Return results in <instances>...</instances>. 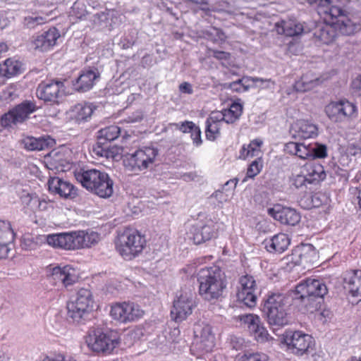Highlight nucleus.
Listing matches in <instances>:
<instances>
[{"label":"nucleus","mask_w":361,"mask_h":361,"mask_svg":"<svg viewBox=\"0 0 361 361\" xmlns=\"http://www.w3.org/2000/svg\"><path fill=\"white\" fill-rule=\"evenodd\" d=\"M328 290L322 281L307 279L295 287L293 300L300 302L307 312L312 313L320 309Z\"/></svg>","instance_id":"nucleus-1"},{"label":"nucleus","mask_w":361,"mask_h":361,"mask_svg":"<svg viewBox=\"0 0 361 361\" xmlns=\"http://www.w3.org/2000/svg\"><path fill=\"white\" fill-rule=\"evenodd\" d=\"M357 11L352 6L347 7L346 15L343 17L334 18L337 20L332 24H318L314 28L313 36L315 42L324 44L332 43L338 34L350 35L356 30V25L352 22L350 18Z\"/></svg>","instance_id":"nucleus-2"},{"label":"nucleus","mask_w":361,"mask_h":361,"mask_svg":"<svg viewBox=\"0 0 361 361\" xmlns=\"http://www.w3.org/2000/svg\"><path fill=\"white\" fill-rule=\"evenodd\" d=\"M75 177L85 188L99 197L108 198L114 193V181L104 171L81 169L75 172Z\"/></svg>","instance_id":"nucleus-3"},{"label":"nucleus","mask_w":361,"mask_h":361,"mask_svg":"<svg viewBox=\"0 0 361 361\" xmlns=\"http://www.w3.org/2000/svg\"><path fill=\"white\" fill-rule=\"evenodd\" d=\"M291 298L283 293H272L264 300L262 311L271 326L283 327L288 324V310Z\"/></svg>","instance_id":"nucleus-4"},{"label":"nucleus","mask_w":361,"mask_h":361,"mask_svg":"<svg viewBox=\"0 0 361 361\" xmlns=\"http://www.w3.org/2000/svg\"><path fill=\"white\" fill-rule=\"evenodd\" d=\"M197 280L199 293L208 301L219 299L226 288L222 271L216 267L202 269Z\"/></svg>","instance_id":"nucleus-5"},{"label":"nucleus","mask_w":361,"mask_h":361,"mask_svg":"<svg viewBox=\"0 0 361 361\" xmlns=\"http://www.w3.org/2000/svg\"><path fill=\"white\" fill-rule=\"evenodd\" d=\"M146 240L140 233L133 228H126L118 235L116 247L119 254L125 259H132L140 254Z\"/></svg>","instance_id":"nucleus-6"},{"label":"nucleus","mask_w":361,"mask_h":361,"mask_svg":"<svg viewBox=\"0 0 361 361\" xmlns=\"http://www.w3.org/2000/svg\"><path fill=\"white\" fill-rule=\"evenodd\" d=\"M86 342L93 352L102 355L111 353L120 343L116 332L104 331L99 327L89 330Z\"/></svg>","instance_id":"nucleus-7"},{"label":"nucleus","mask_w":361,"mask_h":361,"mask_svg":"<svg viewBox=\"0 0 361 361\" xmlns=\"http://www.w3.org/2000/svg\"><path fill=\"white\" fill-rule=\"evenodd\" d=\"M282 343L291 353L298 356L307 354L314 346V340L301 331L286 330L282 335Z\"/></svg>","instance_id":"nucleus-8"},{"label":"nucleus","mask_w":361,"mask_h":361,"mask_svg":"<svg viewBox=\"0 0 361 361\" xmlns=\"http://www.w3.org/2000/svg\"><path fill=\"white\" fill-rule=\"evenodd\" d=\"M157 155V150L153 147H145L135 151L133 153L124 156L123 164L126 169L131 172L137 173L149 169Z\"/></svg>","instance_id":"nucleus-9"},{"label":"nucleus","mask_w":361,"mask_h":361,"mask_svg":"<svg viewBox=\"0 0 361 361\" xmlns=\"http://www.w3.org/2000/svg\"><path fill=\"white\" fill-rule=\"evenodd\" d=\"M37 109L35 102L30 100H25L15 106L2 115L0 120V132L2 131V128H11L24 123Z\"/></svg>","instance_id":"nucleus-10"},{"label":"nucleus","mask_w":361,"mask_h":361,"mask_svg":"<svg viewBox=\"0 0 361 361\" xmlns=\"http://www.w3.org/2000/svg\"><path fill=\"white\" fill-rule=\"evenodd\" d=\"M66 87L63 81L49 80L42 81L37 86L36 94L39 99L51 105L59 104L66 95Z\"/></svg>","instance_id":"nucleus-11"},{"label":"nucleus","mask_w":361,"mask_h":361,"mask_svg":"<svg viewBox=\"0 0 361 361\" xmlns=\"http://www.w3.org/2000/svg\"><path fill=\"white\" fill-rule=\"evenodd\" d=\"M328 118L334 123H342L357 115V107L347 99L331 102L325 107Z\"/></svg>","instance_id":"nucleus-12"},{"label":"nucleus","mask_w":361,"mask_h":361,"mask_svg":"<svg viewBox=\"0 0 361 361\" xmlns=\"http://www.w3.org/2000/svg\"><path fill=\"white\" fill-rule=\"evenodd\" d=\"M194 333L195 340L190 348L192 353L198 356L200 354L211 352L215 345L211 326L197 324L195 326Z\"/></svg>","instance_id":"nucleus-13"},{"label":"nucleus","mask_w":361,"mask_h":361,"mask_svg":"<svg viewBox=\"0 0 361 361\" xmlns=\"http://www.w3.org/2000/svg\"><path fill=\"white\" fill-rule=\"evenodd\" d=\"M110 314L115 320L127 323L140 319L144 314V311L137 304L124 302L112 305Z\"/></svg>","instance_id":"nucleus-14"},{"label":"nucleus","mask_w":361,"mask_h":361,"mask_svg":"<svg viewBox=\"0 0 361 361\" xmlns=\"http://www.w3.org/2000/svg\"><path fill=\"white\" fill-rule=\"evenodd\" d=\"M48 279L55 286L68 288L78 281L76 270L71 266H56L48 269Z\"/></svg>","instance_id":"nucleus-15"},{"label":"nucleus","mask_w":361,"mask_h":361,"mask_svg":"<svg viewBox=\"0 0 361 361\" xmlns=\"http://www.w3.org/2000/svg\"><path fill=\"white\" fill-rule=\"evenodd\" d=\"M310 5H317V13L324 18L330 17L331 19L337 17H343L347 12L348 5H343L341 0H307Z\"/></svg>","instance_id":"nucleus-16"},{"label":"nucleus","mask_w":361,"mask_h":361,"mask_svg":"<svg viewBox=\"0 0 361 361\" xmlns=\"http://www.w3.org/2000/svg\"><path fill=\"white\" fill-rule=\"evenodd\" d=\"M240 287L237 293L238 300L251 308L257 304V285L252 276L246 274L239 279Z\"/></svg>","instance_id":"nucleus-17"},{"label":"nucleus","mask_w":361,"mask_h":361,"mask_svg":"<svg viewBox=\"0 0 361 361\" xmlns=\"http://www.w3.org/2000/svg\"><path fill=\"white\" fill-rule=\"evenodd\" d=\"M190 233L194 243L200 245L215 238L217 235V228L216 224L209 219L205 222H197L192 225Z\"/></svg>","instance_id":"nucleus-18"},{"label":"nucleus","mask_w":361,"mask_h":361,"mask_svg":"<svg viewBox=\"0 0 361 361\" xmlns=\"http://www.w3.org/2000/svg\"><path fill=\"white\" fill-rule=\"evenodd\" d=\"M239 319L250 333L259 342H265L269 339V334L261 322L260 318L253 314H245L239 316Z\"/></svg>","instance_id":"nucleus-19"},{"label":"nucleus","mask_w":361,"mask_h":361,"mask_svg":"<svg viewBox=\"0 0 361 361\" xmlns=\"http://www.w3.org/2000/svg\"><path fill=\"white\" fill-rule=\"evenodd\" d=\"M195 307V302L192 300V295L181 294L173 302V306L171 310V315L176 322H181L192 314V309Z\"/></svg>","instance_id":"nucleus-20"},{"label":"nucleus","mask_w":361,"mask_h":361,"mask_svg":"<svg viewBox=\"0 0 361 361\" xmlns=\"http://www.w3.org/2000/svg\"><path fill=\"white\" fill-rule=\"evenodd\" d=\"M268 214L275 220L289 226H295L300 222L301 218L300 214L295 209L282 207L280 204L269 208Z\"/></svg>","instance_id":"nucleus-21"},{"label":"nucleus","mask_w":361,"mask_h":361,"mask_svg":"<svg viewBox=\"0 0 361 361\" xmlns=\"http://www.w3.org/2000/svg\"><path fill=\"white\" fill-rule=\"evenodd\" d=\"M47 185L50 192L61 197L72 200L78 195V190L72 183L59 177H51Z\"/></svg>","instance_id":"nucleus-22"},{"label":"nucleus","mask_w":361,"mask_h":361,"mask_svg":"<svg viewBox=\"0 0 361 361\" xmlns=\"http://www.w3.org/2000/svg\"><path fill=\"white\" fill-rule=\"evenodd\" d=\"M78 242V231L71 233H61L47 236V243L53 247L65 250L79 249Z\"/></svg>","instance_id":"nucleus-23"},{"label":"nucleus","mask_w":361,"mask_h":361,"mask_svg":"<svg viewBox=\"0 0 361 361\" xmlns=\"http://www.w3.org/2000/svg\"><path fill=\"white\" fill-rule=\"evenodd\" d=\"M290 133L295 139L314 138L318 135V128L308 120L300 119L292 124Z\"/></svg>","instance_id":"nucleus-24"},{"label":"nucleus","mask_w":361,"mask_h":361,"mask_svg":"<svg viewBox=\"0 0 361 361\" xmlns=\"http://www.w3.org/2000/svg\"><path fill=\"white\" fill-rule=\"evenodd\" d=\"M60 33L56 27H51L48 30L32 37V44L35 49L46 51L52 48L60 37Z\"/></svg>","instance_id":"nucleus-25"},{"label":"nucleus","mask_w":361,"mask_h":361,"mask_svg":"<svg viewBox=\"0 0 361 361\" xmlns=\"http://www.w3.org/2000/svg\"><path fill=\"white\" fill-rule=\"evenodd\" d=\"M292 257L295 264H310L317 261L318 255L312 245L303 244L293 250Z\"/></svg>","instance_id":"nucleus-26"},{"label":"nucleus","mask_w":361,"mask_h":361,"mask_svg":"<svg viewBox=\"0 0 361 361\" xmlns=\"http://www.w3.org/2000/svg\"><path fill=\"white\" fill-rule=\"evenodd\" d=\"M343 286L355 298L361 300V270H351L345 274Z\"/></svg>","instance_id":"nucleus-27"},{"label":"nucleus","mask_w":361,"mask_h":361,"mask_svg":"<svg viewBox=\"0 0 361 361\" xmlns=\"http://www.w3.org/2000/svg\"><path fill=\"white\" fill-rule=\"evenodd\" d=\"M99 78V73L97 68L85 70L73 83V88L78 92H87L92 88Z\"/></svg>","instance_id":"nucleus-28"},{"label":"nucleus","mask_w":361,"mask_h":361,"mask_svg":"<svg viewBox=\"0 0 361 361\" xmlns=\"http://www.w3.org/2000/svg\"><path fill=\"white\" fill-rule=\"evenodd\" d=\"M20 143L23 148L28 151H41L53 147L55 145V140L49 135L38 138L27 136L20 140Z\"/></svg>","instance_id":"nucleus-29"},{"label":"nucleus","mask_w":361,"mask_h":361,"mask_svg":"<svg viewBox=\"0 0 361 361\" xmlns=\"http://www.w3.org/2000/svg\"><path fill=\"white\" fill-rule=\"evenodd\" d=\"M14 235L10 223L0 221V259L8 257L10 251L8 245L13 240Z\"/></svg>","instance_id":"nucleus-30"},{"label":"nucleus","mask_w":361,"mask_h":361,"mask_svg":"<svg viewBox=\"0 0 361 361\" xmlns=\"http://www.w3.org/2000/svg\"><path fill=\"white\" fill-rule=\"evenodd\" d=\"M290 239L286 233H280L270 239L264 241L267 250L269 252L282 253L286 250L290 245Z\"/></svg>","instance_id":"nucleus-31"},{"label":"nucleus","mask_w":361,"mask_h":361,"mask_svg":"<svg viewBox=\"0 0 361 361\" xmlns=\"http://www.w3.org/2000/svg\"><path fill=\"white\" fill-rule=\"evenodd\" d=\"M25 71L24 64L14 58H8L0 63V75L7 78L19 75Z\"/></svg>","instance_id":"nucleus-32"},{"label":"nucleus","mask_w":361,"mask_h":361,"mask_svg":"<svg viewBox=\"0 0 361 361\" xmlns=\"http://www.w3.org/2000/svg\"><path fill=\"white\" fill-rule=\"evenodd\" d=\"M68 317L73 322L82 324L87 319L92 310L84 306H80L75 300H71L67 304Z\"/></svg>","instance_id":"nucleus-33"},{"label":"nucleus","mask_w":361,"mask_h":361,"mask_svg":"<svg viewBox=\"0 0 361 361\" xmlns=\"http://www.w3.org/2000/svg\"><path fill=\"white\" fill-rule=\"evenodd\" d=\"M93 111L90 104L79 103L71 107L70 114L71 118L80 123L87 121L91 117Z\"/></svg>","instance_id":"nucleus-34"},{"label":"nucleus","mask_w":361,"mask_h":361,"mask_svg":"<svg viewBox=\"0 0 361 361\" xmlns=\"http://www.w3.org/2000/svg\"><path fill=\"white\" fill-rule=\"evenodd\" d=\"M276 29L279 34H283L288 37L298 36L304 31L302 24L294 20H283L281 24H276Z\"/></svg>","instance_id":"nucleus-35"},{"label":"nucleus","mask_w":361,"mask_h":361,"mask_svg":"<svg viewBox=\"0 0 361 361\" xmlns=\"http://www.w3.org/2000/svg\"><path fill=\"white\" fill-rule=\"evenodd\" d=\"M319 78L315 76L312 73L308 72L304 74L301 78L298 80L294 85L297 92L309 91L321 83Z\"/></svg>","instance_id":"nucleus-36"},{"label":"nucleus","mask_w":361,"mask_h":361,"mask_svg":"<svg viewBox=\"0 0 361 361\" xmlns=\"http://www.w3.org/2000/svg\"><path fill=\"white\" fill-rule=\"evenodd\" d=\"M120 127L117 126H109L104 128L100 129L97 132V139H99V145L109 144L116 140L121 134Z\"/></svg>","instance_id":"nucleus-37"},{"label":"nucleus","mask_w":361,"mask_h":361,"mask_svg":"<svg viewBox=\"0 0 361 361\" xmlns=\"http://www.w3.org/2000/svg\"><path fill=\"white\" fill-rule=\"evenodd\" d=\"M250 82H260L264 83L269 82V80L257 77H244L236 81L230 82L228 85V87L230 88L233 92H244L250 89Z\"/></svg>","instance_id":"nucleus-38"},{"label":"nucleus","mask_w":361,"mask_h":361,"mask_svg":"<svg viewBox=\"0 0 361 361\" xmlns=\"http://www.w3.org/2000/svg\"><path fill=\"white\" fill-rule=\"evenodd\" d=\"M99 240V235L94 231H78V242L79 249L89 247L95 245Z\"/></svg>","instance_id":"nucleus-39"},{"label":"nucleus","mask_w":361,"mask_h":361,"mask_svg":"<svg viewBox=\"0 0 361 361\" xmlns=\"http://www.w3.org/2000/svg\"><path fill=\"white\" fill-rule=\"evenodd\" d=\"M263 142L260 139H255L252 140L250 144L245 147L243 145L240 150V157L246 159L247 157H259V155L261 153V146Z\"/></svg>","instance_id":"nucleus-40"},{"label":"nucleus","mask_w":361,"mask_h":361,"mask_svg":"<svg viewBox=\"0 0 361 361\" xmlns=\"http://www.w3.org/2000/svg\"><path fill=\"white\" fill-rule=\"evenodd\" d=\"M78 302L80 306H84L86 308L92 310L94 300L92 298V294L89 289L80 288L73 300Z\"/></svg>","instance_id":"nucleus-41"},{"label":"nucleus","mask_w":361,"mask_h":361,"mask_svg":"<svg viewBox=\"0 0 361 361\" xmlns=\"http://www.w3.org/2000/svg\"><path fill=\"white\" fill-rule=\"evenodd\" d=\"M226 123H233L242 114L243 106L237 102H233L229 109L223 110Z\"/></svg>","instance_id":"nucleus-42"},{"label":"nucleus","mask_w":361,"mask_h":361,"mask_svg":"<svg viewBox=\"0 0 361 361\" xmlns=\"http://www.w3.org/2000/svg\"><path fill=\"white\" fill-rule=\"evenodd\" d=\"M306 176L309 184H315L325 179L326 173L322 165H316L309 169Z\"/></svg>","instance_id":"nucleus-43"},{"label":"nucleus","mask_w":361,"mask_h":361,"mask_svg":"<svg viewBox=\"0 0 361 361\" xmlns=\"http://www.w3.org/2000/svg\"><path fill=\"white\" fill-rule=\"evenodd\" d=\"M310 154V160L324 159L327 157L326 146L318 142L311 143Z\"/></svg>","instance_id":"nucleus-44"},{"label":"nucleus","mask_w":361,"mask_h":361,"mask_svg":"<svg viewBox=\"0 0 361 361\" xmlns=\"http://www.w3.org/2000/svg\"><path fill=\"white\" fill-rule=\"evenodd\" d=\"M63 155L58 152H52L50 154L51 160L49 164L52 169H55L58 171H64L66 166V160L62 158Z\"/></svg>","instance_id":"nucleus-45"},{"label":"nucleus","mask_w":361,"mask_h":361,"mask_svg":"<svg viewBox=\"0 0 361 361\" xmlns=\"http://www.w3.org/2000/svg\"><path fill=\"white\" fill-rule=\"evenodd\" d=\"M93 152L102 157H114V152L110 148V145L108 144L99 145V139H97L96 145L93 147Z\"/></svg>","instance_id":"nucleus-46"},{"label":"nucleus","mask_w":361,"mask_h":361,"mask_svg":"<svg viewBox=\"0 0 361 361\" xmlns=\"http://www.w3.org/2000/svg\"><path fill=\"white\" fill-rule=\"evenodd\" d=\"M205 134L207 140H215L220 135V124L206 122Z\"/></svg>","instance_id":"nucleus-47"},{"label":"nucleus","mask_w":361,"mask_h":361,"mask_svg":"<svg viewBox=\"0 0 361 361\" xmlns=\"http://www.w3.org/2000/svg\"><path fill=\"white\" fill-rule=\"evenodd\" d=\"M262 169V160L261 157H257L255 160L252 161L249 165L246 178H253L259 174Z\"/></svg>","instance_id":"nucleus-48"},{"label":"nucleus","mask_w":361,"mask_h":361,"mask_svg":"<svg viewBox=\"0 0 361 361\" xmlns=\"http://www.w3.org/2000/svg\"><path fill=\"white\" fill-rule=\"evenodd\" d=\"M268 356L264 353H246L239 359V361H267Z\"/></svg>","instance_id":"nucleus-49"},{"label":"nucleus","mask_w":361,"mask_h":361,"mask_svg":"<svg viewBox=\"0 0 361 361\" xmlns=\"http://www.w3.org/2000/svg\"><path fill=\"white\" fill-rule=\"evenodd\" d=\"M47 19L39 16H32L25 18V25L30 29H34L37 25H42Z\"/></svg>","instance_id":"nucleus-50"},{"label":"nucleus","mask_w":361,"mask_h":361,"mask_svg":"<svg viewBox=\"0 0 361 361\" xmlns=\"http://www.w3.org/2000/svg\"><path fill=\"white\" fill-rule=\"evenodd\" d=\"M71 13L77 18H82L86 14L85 6L82 2L75 1L71 7Z\"/></svg>","instance_id":"nucleus-51"},{"label":"nucleus","mask_w":361,"mask_h":361,"mask_svg":"<svg viewBox=\"0 0 361 361\" xmlns=\"http://www.w3.org/2000/svg\"><path fill=\"white\" fill-rule=\"evenodd\" d=\"M20 197L23 204L28 207H33L39 202L37 196H34L25 190L23 191V194L20 196Z\"/></svg>","instance_id":"nucleus-52"},{"label":"nucleus","mask_w":361,"mask_h":361,"mask_svg":"<svg viewBox=\"0 0 361 361\" xmlns=\"http://www.w3.org/2000/svg\"><path fill=\"white\" fill-rule=\"evenodd\" d=\"M308 183V178L306 176L301 174L293 175L290 178V185L294 186L295 188H300Z\"/></svg>","instance_id":"nucleus-53"},{"label":"nucleus","mask_w":361,"mask_h":361,"mask_svg":"<svg viewBox=\"0 0 361 361\" xmlns=\"http://www.w3.org/2000/svg\"><path fill=\"white\" fill-rule=\"evenodd\" d=\"M109 19V12L102 11L93 16V22L98 26H106V23Z\"/></svg>","instance_id":"nucleus-54"},{"label":"nucleus","mask_w":361,"mask_h":361,"mask_svg":"<svg viewBox=\"0 0 361 361\" xmlns=\"http://www.w3.org/2000/svg\"><path fill=\"white\" fill-rule=\"evenodd\" d=\"M298 146L295 156L301 159H310V144L299 143Z\"/></svg>","instance_id":"nucleus-55"},{"label":"nucleus","mask_w":361,"mask_h":361,"mask_svg":"<svg viewBox=\"0 0 361 361\" xmlns=\"http://www.w3.org/2000/svg\"><path fill=\"white\" fill-rule=\"evenodd\" d=\"M176 129L181 131L183 133H190L194 128L197 126L192 121H185L179 123L175 124Z\"/></svg>","instance_id":"nucleus-56"},{"label":"nucleus","mask_w":361,"mask_h":361,"mask_svg":"<svg viewBox=\"0 0 361 361\" xmlns=\"http://www.w3.org/2000/svg\"><path fill=\"white\" fill-rule=\"evenodd\" d=\"M201 133V130L198 126L194 128L190 133L192 143L195 147H200L202 144Z\"/></svg>","instance_id":"nucleus-57"},{"label":"nucleus","mask_w":361,"mask_h":361,"mask_svg":"<svg viewBox=\"0 0 361 361\" xmlns=\"http://www.w3.org/2000/svg\"><path fill=\"white\" fill-rule=\"evenodd\" d=\"M207 33L212 37V39L214 42L224 41L226 38L223 31L216 27H212L210 30L207 31Z\"/></svg>","instance_id":"nucleus-58"},{"label":"nucleus","mask_w":361,"mask_h":361,"mask_svg":"<svg viewBox=\"0 0 361 361\" xmlns=\"http://www.w3.org/2000/svg\"><path fill=\"white\" fill-rule=\"evenodd\" d=\"M143 115L142 111H136L122 120V123H134L142 121Z\"/></svg>","instance_id":"nucleus-59"},{"label":"nucleus","mask_w":361,"mask_h":361,"mask_svg":"<svg viewBox=\"0 0 361 361\" xmlns=\"http://www.w3.org/2000/svg\"><path fill=\"white\" fill-rule=\"evenodd\" d=\"M206 121L212 123H219L221 121L226 122L224 111L212 112Z\"/></svg>","instance_id":"nucleus-60"},{"label":"nucleus","mask_w":361,"mask_h":361,"mask_svg":"<svg viewBox=\"0 0 361 361\" xmlns=\"http://www.w3.org/2000/svg\"><path fill=\"white\" fill-rule=\"evenodd\" d=\"M299 142H289L285 145L284 150L286 153L295 155L297 154V149L299 147Z\"/></svg>","instance_id":"nucleus-61"},{"label":"nucleus","mask_w":361,"mask_h":361,"mask_svg":"<svg viewBox=\"0 0 361 361\" xmlns=\"http://www.w3.org/2000/svg\"><path fill=\"white\" fill-rule=\"evenodd\" d=\"M36 245L37 243L30 237L24 238L21 243V246L25 250H34Z\"/></svg>","instance_id":"nucleus-62"},{"label":"nucleus","mask_w":361,"mask_h":361,"mask_svg":"<svg viewBox=\"0 0 361 361\" xmlns=\"http://www.w3.org/2000/svg\"><path fill=\"white\" fill-rule=\"evenodd\" d=\"M212 56L218 60H228L230 59L231 54L224 51L212 50Z\"/></svg>","instance_id":"nucleus-63"},{"label":"nucleus","mask_w":361,"mask_h":361,"mask_svg":"<svg viewBox=\"0 0 361 361\" xmlns=\"http://www.w3.org/2000/svg\"><path fill=\"white\" fill-rule=\"evenodd\" d=\"M352 87L354 92L361 97V75H358L352 82Z\"/></svg>","instance_id":"nucleus-64"}]
</instances>
